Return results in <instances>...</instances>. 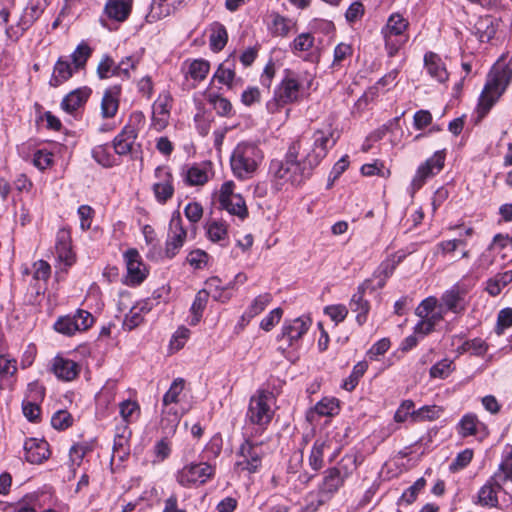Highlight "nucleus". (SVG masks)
Listing matches in <instances>:
<instances>
[{
	"instance_id": "nucleus-1",
	"label": "nucleus",
	"mask_w": 512,
	"mask_h": 512,
	"mask_svg": "<svg viewBox=\"0 0 512 512\" xmlns=\"http://www.w3.org/2000/svg\"><path fill=\"white\" fill-rule=\"evenodd\" d=\"M339 135L328 123L317 129L312 137H301L289 146L284 160H272L269 172L277 186H297L310 177L326 157Z\"/></svg>"
},
{
	"instance_id": "nucleus-2",
	"label": "nucleus",
	"mask_w": 512,
	"mask_h": 512,
	"mask_svg": "<svg viewBox=\"0 0 512 512\" xmlns=\"http://www.w3.org/2000/svg\"><path fill=\"white\" fill-rule=\"evenodd\" d=\"M263 159L264 153L257 143L241 141L232 150L230 168L238 180H249L256 174Z\"/></svg>"
},
{
	"instance_id": "nucleus-3",
	"label": "nucleus",
	"mask_w": 512,
	"mask_h": 512,
	"mask_svg": "<svg viewBox=\"0 0 512 512\" xmlns=\"http://www.w3.org/2000/svg\"><path fill=\"white\" fill-rule=\"evenodd\" d=\"M215 476V467L208 462H186L175 472V481L183 488H197Z\"/></svg>"
},
{
	"instance_id": "nucleus-4",
	"label": "nucleus",
	"mask_w": 512,
	"mask_h": 512,
	"mask_svg": "<svg viewBox=\"0 0 512 512\" xmlns=\"http://www.w3.org/2000/svg\"><path fill=\"white\" fill-rule=\"evenodd\" d=\"M274 397L272 393L264 390L257 391L249 401L247 419L250 423L261 428L266 427L272 420Z\"/></svg>"
},
{
	"instance_id": "nucleus-5",
	"label": "nucleus",
	"mask_w": 512,
	"mask_h": 512,
	"mask_svg": "<svg viewBox=\"0 0 512 512\" xmlns=\"http://www.w3.org/2000/svg\"><path fill=\"white\" fill-rule=\"evenodd\" d=\"M512 80V58L499 59L491 68L481 96H501Z\"/></svg>"
},
{
	"instance_id": "nucleus-6",
	"label": "nucleus",
	"mask_w": 512,
	"mask_h": 512,
	"mask_svg": "<svg viewBox=\"0 0 512 512\" xmlns=\"http://www.w3.org/2000/svg\"><path fill=\"white\" fill-rule=\"evenodd\" d=\"M408 25V21L399 13H394L388 18L386 26L382 29V34L390 57L394 56L407 42L408 36L405 32Z\"/></svg>"
},
{
	"instance_id": "nucleus-7",
	"label": "nucleus",
	"mask_w": 512,
	"mask_h": 512,
	"mask_svg": "<svg viewBox=\"0 0 512 512\" xmlns=\"http://www.w3.org/2000/svg\"><path fill=\"white\" fill-rule=\"evenodd\" d=\"M236 184L233 180L225 181L219 189L218 201L222 209L230 215L244 220L248 216V208L241 194L236 193Z\"/></svg>"
},
{
	"instance_id": "nucleus-8",
	"label": "nucleus",
	"mask_w": 512,
	"mask_h": 512,
	"mask_svg": "<svg viewBox=\"0 0 512 512\" xmlns=\"http://www.w3.org/2000/svg\"><path fill=\"white\" fill-rule=\"evenodd\" d=\"M185 381L182 378L175 379L168 391L163 396V414L161 424L164 429L173 433L179 424L180 417L173 407H169L173 403H177L180 394L183 392Z\"/></svg>"
},
{
	"instance_id": "nucleus-9",
	"label": "nucleus",
	"mask_w": 512,
	"mask_h": 512,
	"mask_svg": "<svg viewBox=\"0 0 512 512\" xmlns=\"http://www.w3.org/2000/svg\"><path fill=\"white\" fill-rule=\"evenodd\" d=\"M446 150H438L426 161L421 163L411 181V188L413 191L419 190L428 179L439 174L445 165Z\"/></svg>"
},
{
	"instance_id": "nucleus-10",
	"label": "nucleus",
	"mask_w": 512,
	"mask_h": 512,
	"mask_svg": "<svg viewBox=\"0 0 512 512\" xmlns=\"http://www.w3.org/2000/svg\"><path fill=\"white\" fill-rule=\"evenodd\" d=\"M446 150H438L426 161L421 163L411 181V188L413 191L419 190L428 179L439 174L445 165Z\"/></svg>"
},
{
	"instance_id": "nucleus-11",
	"label": "nucleus",
	"mask_w": 512,
	"mask_h": 512,
	"mask_svg": "<svg viewBox=\"0 0 512 512\" xmlns=\"http://www.w3.org/2000/svg\"><path fill=\"white\" fill-rule=\"evenodd\" d=\"M446 150H438L426 161L421 163L411 181V188L413 191L419 190L428 179L439 174L445 165Z\"/></svg>"
},
{
	"instance_id": "nucleus-12",
	"label": "nucleus",
	"mask_w": 512,
	"mask_h": 512,
	"mask_svg": "<svg viewBox=\"0 0 512 512\" xmlns=\"http://www.w3.org/2000/svg\"><path fill=\"white\" fill-rule=\"evenodd\" d=\"M94 323V317L86 310H78L73 315H66L58 318L54 329L63 335L72 336L76 332L85 331Z\"/></svg>"
},
{
	"instance_id": "nucleus-13",
	"label": "nucleus",
	"mask_w": 512,
	"mask_h": 512,
	"mask_svg": "<svg viewBox=\"0 0 512 512\" xmlns=\"http://www.w3.org/2000/svg\"><path fill=\"white\" fill-rule=\"evenodd\" d=\"M263 455L264 450L261 444H253L246 441L241 445L237 453L235 469L240 472L254 473L261 466Z\"/></svg>"
},
{
	"instance_id": "nucleus-14",
	"label": "nucleus",
	"mask_w": 512,
	"mask_h": 512,
	"mask_svg": "<svg viewBox=\"0 0 512 512\" xmlns=\"http://www.w3.org/2000/svg\"><path fill=\"white\" fill-rule=\"evenodd\" d=\"M123 257L127 270L125 283L130 286L139 285L148 275V269L142 261L139 252L136 249H129L124 253Z\"/></svg>"
},
{
	"instance_id": "nucleus-15",
	"label": "nucleus",
	"mask_w": 512,
	"mask_h": 512,
	"mask_svg": "<svg viewBox=\"0 0 512 512\" xmlns=\"http://www.w3.org/2000/svg\"><path fill=\"white\" fill-rule=\"evenodd\" d=\"M156 181L153 184V192L156 200L164 204L174 194L173 176L168 167L160 166L155 169Z\"/></svg>"
},
{
	"instance_id": "nucleus-16",
	"label": "nucleus",
	"mask_w": 512,
	"mask_h": 512,
	"mask_svg": "<svg viewBox=\"0 0 512 512\" xmlns=\"http://www.w3.org/2000/svg\"><path fill=\"white\" fill-rule=\"evenodd\" d=\"M186 237L187 232L183 227L180 215H174L170 220V230L165 249L166 256L173 258L184 245Z\"/></svg>"
},
{
	"instance_id": "nucleus-17",
	"label": "nucleus",
	"mask_w": 512,
	"mask_h": 512,
	"mask_svg": "<svg viewBox=\"0 0 512 512\" xmlns=\"http://www.w3.org/2000/svg\"><path fill=\"white\" fill-rule=\"evenodd\" d=\"M56 258L60 265L69 268L76 262V255L72 250L71 234L66 229H61L57 233L56 238Z\"/></svg>"
},
{
	"instance_id": "nucleus-18",
	"label": "nucleus",
	"mask_w": 512,
	"mask_h": 512,
	"mask_svg": "<svg viewBox=\"0 0 512 512\" xmlns=\"http://www.w3.org/2000/svg\"><path fill=\"white\" fill-rule=\"evenodd\" d=\"M212 163L201 162L187 166L183 171V177L186 184L190 186H203L211 178Z\"/></svg>"
},
{
	"instance_id": "nucleus-19",
	"label": "nucleus",
	"mask_w": 512,
	"mask_h": 512,
	"mask_svg": "<svg viewBox=\"0 0 512 512\" xmlns=\"http://www.w3.org/2000/svg\"><path fill=\"white\" fill-rule=\"evenodd\" d=\"M502 489L501 483L492 475L477 493L476 504L483 508L498 506V493Z\"/></svg>"
},
{
	"instance_id": "nucleus-20",
	"label": "nucleus",
	"mask_w": 512,
	"mask_h": 512,
	"mask_svg": "<svg viewBox=\"0 0 512 512\" xmlns=\"http://www.w3.org/2000/svg\"><path fill=\"white\" fill-rule=\"evenodd\" d=\"M40 9L35 6H27L19 18L16 26L6 28V35L12 40H17L32 25V23L40 16Z\"/></svg>"
},
{
	"instance_id": "nucleus-21",
	"label": "nucleus",
	"mask_w": 512,
	"mask_h": 512,
	"mask_svg": "<svg viewBox=\"0 0 512 512\" xmlns=\"http://www.w3.org/2000/svg\"><path fill=\"white\" fill-rule=\"evenodd\" d=\"M311 319L307 316H301L290 321H286L282 327V337L287 338L289 345H293L311 326Z\"/></svg>"
},
{
	"instance_id": "nucleus-22",
	"label": "nucleus",
	"mask_w": 512,
	"mask_h": 512,
	"mask_svg": "<svg viewBox=\"0 0 512 512\" xmlns=\"http://www.w3.org/2000/svg\"><path fill=\"white\" fill-rule=\"evenodd\" d=\"M51 370L58 379L63 381H72L78 376L80 366L73 360L62 356H56L52 360Z\"/></svg>"
},
{
	"instance_id": "nucleus-23",
	"label": "nucleus",
	"mask_w": 512,
	"mask_h": 512,
	"mask_svg": "<svg viewBox=\"0 0 512 512\" xmlns=\"http://www.w3.org/2000/svg\"><path fill=\"white\" fill-rule=\"evenodd\" d=\"M465 290L459 286H454L445 291L440 299V305L446 310L455 314L462 313L466 308Z\"/></svg>"
},
{
	"instance_id": "nucleus-24",
	"label": "nucleus",
	"mask_w": 512,
	"mask_h": 512,
	"mask_svg": "<svg viewBox=\"0 0 512 512\" xmlns=\"http://www.w3.org/2000/svg\"><path fill=\"white\" fill-rule=\"evenodd\" d=\"M24 449L26 460L32 464H40L50 455L49 444L43 439H28Z\"/></svg>"
},
{
	"instance_id": "nucleus-25",
	"label": "nucleus",
	"mask_w": 512,
	"mask_h": 512,
	"mask_svg": "<svg viewBox=\"0 0 512 512\" xmlns=\"http://www.w3.org/2000/svg\"><path fill=\"white\" fill-rule=\"evenodd\" d=\"M444 313L445 309L435 297L424 299L416 309L417 316L427 318L434 326L443 320Z\"/></svg>"
},
{
	"instance_id": "nucleus-26",
	"label": "nucleus",
	"mask_w": 512,
	"mask_h": 512,
	"mask_svg": "<svg viewBox=\"0 0 512 512\" xmlns=\"http://www.w3.org/2000/svg\"><path fill=\"white\" fill-rule=\"evenodd\" d=\"M171 98H157L152 107V121L156 130H163L169 123Z\"/></svg>"
},
{
	"instance_id": "nucleus-27",
	"label": "nucleus",
	"mask_w": 512,
	"mask_h": 512,
	"mask_svg": "<svg viewBox=\"0 0 512 512\" xmlns=\"http://www.w3.org/2000/svg\"><path fill=\"white\" fill-rule=\"evenodd\" d=\"M424 64L427 73L439 83H444L448 80L449 73L446 64L438 54L433 52L426 53L424 56Z\"/></svg>"
},
{
	"instance_id": "nucleus-28",
	"label": "nucleus",
	"mask_w": 512,
	"mask_h": 512,
	"mask_svg": "<svg viewBox=\"0 0 512 512\" xmlns=\"http://www.w3.org/2000/svg\"><path fill=\"white\" fill-rule=\"evenodd\" d=\"M136 138L137 130L135 127L126 125L113 141L115 153L118 155H128L131 153Z\"/></svg>"
},
{
	"instance_id": "nucleus-29",
	"label": "nucleus",
	"mask_w": 512,
	"mask_h": 512,
	"mask_svg": "<svg viewBox=\"0 0 512 512\" xmlns=\"http://www.w3.org/2000/svg\"><path fill=\"white\" fill-rule=\"evenodd\" d=\"M364 285L358 287V290L350 300V307L353 312H356V321L359 325H363L367 320V315L370 310V305L367 300L364 299Z\"/></svg>"
},
{
	"instance_id": "nucleus-30",
	"label": "nucleus",
	"mask_w": 512,
	"mask_h": 512,
	"mask_svg": "<svg viewBox=\"0 0 512 512\" xmlns=\"http://www.w3.org/2000/svg\"><path fill=\"white\" fill-rule=\"evenodd\" d=\"M340 410L339 400L334 397L322 398L314 408L308 413V419L314 420L315 415L332 417L337 415Z\"/></svg>"
},
{
	"instance_id": "nucleus-31",
	"label": "nucleus",
	"mask_w": 512,
	"mask_h": 512,
	"mask_svg": "<svg viewBox=\"0 0 512 512\" xmlns=\"http://www.w3.org/2000/svg\"><path fill=\"white\" fill-rule=\"evenodd\" d=\"M212 83H219L225 85L227 88H232L236 83V74L234 64L230 60L224 61L219 65L213 75Z\"/></svg>"
},
{
	"instance_id": "nucleus-32",
	"label": "nucleus",
	"mask_w": 512,
	"mask_h": 512,
	"mask_svg": "<svg viewBox=\"0 0 512 512\" xmlns=\"http://www.w3.org/2000/svg\"><path fill=\"white\" fill-rule=\"evenodd\" d=\"M131 11L128 0H109L105 5V12L110 19L123 22Z\"/></svg>"
},
{
	"instance_id": "nucleus-33",
	"label": "nucleus",
	"mask_w": 512,
	"mask_h": 512,
	"mask_svg": "<svg viewBox=\"0 0 512 512\" xmlns=\"http://www.w3.org/2000/svg\"><path fill=\"white\" fill-rule=\"evenodd\" d=\"M209 45L212 51L220 52L228 41V33L225 26L214 22L210 26Z\"/></svg>"
},
{
	"instance_id": "nucleus-34",
	"label": "nucleus",
	"mask_w": 512,
	"mask_h": 512,
	"mask_svg": "<svg viewBox=\"0 0 512 512\" xmlns=\"http://www.w3.org/2000/svg\"><path fill=\"white\" fill-rule=\"evenodd\" d=\"M344 482L345 480L340 476L338 470L329 468L325 471L320 491L324 494L332 495L343 486Z\"/></svg>"
},
{
	"instance_id": "nucleus-35",
	"label": "nucleus",
	"mask_w": 512,
	"mask_h": 512,
	"mask_svg": "<svg viewBox=\"0 0 512 512\" xmlns=\"http://www.w3.org/2000/svg\"><path fill=\"white\" fill-rule=\"evenodd\" d=\"M175 11V7L168 0H153L150 11L146 16L148 22L153 23L168 17Z\"/></svg>"
},
{
	"instance_id": "nucleus-36",
	"label": "nucleus",
	"mask_w": 512,
	"mask_h": 512,
	"mask_svg": "<svg viewBox=\"0 0 512 512\" xmlns=\"http://www.w3.org/2000/svg\"><path fill=\"white\" fill-rule=\"evenodd\" d=\"M483 426L475 414L467 413L458 424V433L462 437L476 435Z\"/></svg>"
},
{
	"instance_id": "nucleus-37",
	"label": "nucleus",
	"mask_w": 512,
	"mask_h": 512,
	"mask_svg": "<svg viewBox=\"0 0 512 512\" xmlns=\"http://www.w3.org/2000/svg\"><path fill=\"white\" fill-rule=\"evenodd\" d=\"M150 308L147 303H138L133 306L130 311L126 314L124 319V326L128 330H132L143 322L144 315L148 313Z\"/></svg>"
},
{
	"instance_id": "nucleus-38",
	"label": "nucleus",
	"mask_w": 512,
	"mask_h": 512,
	"mask_svg": "<svg viewBox=\"0 0 512 512\" xmlns=\"http://www.w3.org/2000/svg\"><path fill=\"white\" fill-rule=\"evenodd\" d=\"M272 295L270 293H262L256 296L247 307L243 318L252 319L262 313L267 306L272 302Z\"/></svg>"
},
{
	"instance_id": "nucleus-39",
	"label": "nucleus",
	"mask_w": 512,
	"mask_h": 512,
	"mask_svg": "<svg viewBox=\"0 0 512 512\" xmlns=\"http://www.w3.org/2000/svg\"><path fill=\"white\" fill-rule=\"evenodd\" d=\"M493 476L501 483V485L512 483V447L503 456V459Z\"/></svg>"
},
{
	"instance_id": "nucleus-40",
	"label": "nucleus",
	"mask_w": 512,
	"mask_h": 512,
	"mask_svg": "<svg viewBox=\"0 0 512 512\" xmlns=\"http://www.w3.org/2000/svg\"><path fill=\"white\" fill-rule=\"evenodd\" d=\"M72 73L73 69L69 62L59 59L54 66L50 84L52 86H59L64 81L68 80L72 76Z\"/></svg>"
},
{
	"instance_id": "nucleus-41",
	"label": "nucleus",
	"mask_w": 512,
	"mask_h": 512,
	"mask_svg": "<svg viewBox=\"0 0 512 512\" xmlns=\"http://www.w3.org/2000/svg\"><path fill=\"white\" fill-rule=\"evenodd\" d=\"M329 446L330 444L328 440L318 439L315 441L309 457L310 466L314 470L322 468L324 452L329 448Z\"/></svg>"
},
{
	"instance_id": "nucleus-42",
	"label": "nucleus",
	"mask_w": 512,
	"mask_h": 512,
	"mask_svg": "<svg viewBox=\"0 0 512 512\" xmlns=\"http://www.w3.org/2000/svg\"><path fill=\"white\" fill-rule=\"evenodd\" d=\"M512 282V270L497 274L487 282V291L492 296H497L502 289Z\"/></svg>"
},
{
	"instance_id": "nucleus-43",
	"label": "nucleus",
	"mask_w": 512,
	"mask_h": 512,
	"mask_svg": "<svg viewBox=\"0 0 512 512\" xmlns=\"http://www.w3.org/2000/svg\"><path fill=\"white\" fill-rule=\"evenodd\" d=\"M442 411V408L437 405L423 406L413 413V423L436 420L440 417Z\"/></svg>"
},
{
	"instance_id": "nucleus-44",
	"label": "nucleus",
	"mask_w": 512,
	"mask_h": 512,
	"mask_svg": "<svg viewBox=\"0 0 512 512\" xmlns=\"http://www.w3.org/2000/svg\"><path fill=\"white\" fill-rule=\"evenodd\" d=\"M358 465L359 462L357 455L347 454L340 460L336 467H333V469L338 470L340 476H342V478L346 480L353 474V472L357 469Z\"/></svg>"
},
{
	"instance_id": "nucleus-45",
	"label": "nucleus",
	"mask_w": 512,
	"mask_h": 512,
	"mask_svg": "<svg viewBox=\"0 0 512 512\" xmlns=\"http://www.w3.org/2000/svg\"><path fill=\"white\" fill-rule=\"evenodd\" d=\"M93 158L103 167H112L116 165L117 159L110 152L108 145H98L92 151Z\"/></svg>"
},
{
	"instance_id": "nucleus-46",
	"label": "nucleus",
	"mask_w": 512,
	"mask_h": 512,
	"mask_svg": "<svg viewBox=\"0 0 512 512\" xmlns=\"http://www.w3.org/2000/svg\"><path fill=\"white\" fill-rule=\"evenodd\" d=\"M295 26V22L279 14L273 16L271 31L276 36H287Z\"/></svg>"
},
{
	"instance_id": "nucleus-47",
	"label": "nucleus",
	"mask_w": 512,
	"mask_h": 512,
	"mask_svg": "<svg viewBox=\"0 0 512 512\" xmlns=\"http://www.w3.org/2000/svg\"><path fill=\"white\" fill-rule=\"evenodd\" d=\"M488 349V345L481 338H475L472 340L465 341L459 348L458 353L463 354L466 352L471 353L472 355L482 356L486 353Z\"/></svg>"
},
{
	"instance_id": "nucleus-48",
	"label": "nucleus",
	"mask_w": 512,
	"mask_h": 512,
	"mask_svg": "<svg viewBox=\"0 0 512 512\" xmlns=\"http://www.w3.org/2000/svg\"><path fill=\"white\" fill-rule=\"evenodd\" d=\"M368 369V364L365 361L358 362L352 370L350 376L344 380L342 387L347 391H352L358 384L359 379L364 375Z\"/></svg>"
},
{
	"instance_id": "nucleus-49",
	"label": "nucleus",
	"mask_w": 512,
	"mask_h": 512,
	"mask_svg": "<svg viewBox=\"0 0 512 512\" xmlns=\"http://www.w3.org/2000/svg\"><path fill=\"white\" fill-rule=\"evenodd\" d=\"M209 298V292L200 290L192 303L191 312L193 314V318L191 323L193 325L197 324L202 316V312L207 304Z\"/></svg>"
},
{
	"instance_id": "nucleus-50",
	"label": "nucleus",
	"mask_w": 512,
	"mask_h": 512,
	"mask_svg": "<svg viewBox=\"0 0 512 512\" xmlns=\"http://www.w3.org/2000/svg\"><path fill=\"white\" fill-rule=\"evenodd\" d=\"M209 69L210 64L208 61L196 59L190 63L188 75L196 81H201L207 76Z\"/></svg>"
},
{
	"instance_id": "nucleus-51",
	"label": "nucleus",
	"mask_w": 512,
	"mask_h": 512,
	"mask_svg": "<svg viewBox=\"0 0 512 512\" xmlns=\"http://www.w3.org/2000/svg\"><path fill=\"white\" fill-rule=\"evenodd\" d=\"M415 412V404L412 400H404L401 402L394 414V420L397 423H403L410 420L413 423V413Z\"/></svg>"
},
{
	"instance_id": "nucleus-52",
	"label": "nucleus",
	"mask_w": 512,
	"mask_h": 512,
	"mask_svg": "<svg viewBox=\"0 0 512 512\" xmlns=\"http://www.w3.org/2000/svg\"><path fill=\"white\" fill-rule=\"evenodd\" d=\"M205 106L214 109L220 116H229L232 105L227 98H206Z\"/></svg>"
},
{
	"instance_id": "nucleus-53",
	"label": "nucleus",
	"mask_w": 512,
	"mask_h": 512,
	"mask_svg": "<svg viewBox=\"0 0 512 512\" xmlns=\"http://www.w3.org/2000/svg\"><path fill=\"white\" fill-rule=\"evenodd\" d=\"M190 337V330L184 326L179 327L175 333L173 334L170 340V350L171 351H179L182 349L187 340Z\"/></svg>"
},
{
	"instance_id": "nucleus-54",
	"label": "nucleus",
	"mask_w": 512,
	"mask_h": 512,
	"mask_svg": "<svg viewBox=\"0 0 512 512\" xmlns=\"http://www.w3.org/2000/svg\"><path fill=\"white\" fill-rule=\"evenodd\" d=\"M207 234L213 242L222 241L227 237V225L220 221H213L208 225Z\"/></svg>"
},
{
	"instance_id": "nucleus-55",
	"label": "nucleus",
	"mask_w": 512,
	"mask_h": 512,
	"mask_svg": "<svg viewBox=\"0 0 512 512\" xmlns=\"http://www.w3.org/2000/svg\"><path fill=\"white\" fill-rule=\"evenodd\" d=\"M90 55V47L86 43L79 44L71 56L74 67L76 69L84 67Z\"/></svg>"
},
{
	"instance_id": "nucleus-56",
	"label": "nucleus",
	"mask_w": 512,
	"mask_h": 512,
	"mask_svg": "<svg viewBox=\"0 0 512 512\" xmlns=\"http://www.w3.org/2000/svg\"><path fill=\"white\" fill-rule=\"evenodd\" d=\"M87 448L83 445H73L69 450V457L65 466L80 467L84 456L86 455Z\"/></svg>"
},
{
	"instance_id": "nucleus-57",
	"label": "nucleus",
	"mask_w": 512,
	"mask_h": 512,
	"mask_svg": "<svg viewBox=\"0 0 512 512\" xmlns=\"http://www.w3.org/2000/svg\"><path fill=\"white\" fill-rule=\"evenodd\" d=\"M453 363L448 359H444L433 365L430 369V376L432 378L444 379L448 377L453 371Z\"/></svg>"
},
{
	"instance_id": "nucleus-58",
	"label": "nucleus",
	"mask_w": 512,
	"mask_h": 512,
	"mask_svg": "<svg viewBox=\"0 0 512 512\" xmlns=\"http://www.w3.org/2000/svg\"><path fill=\"white\" fill-rule=\"evenodd\" d=\"M283 316V310L281 308H275L271 310L260 322V328L268 332L272 330L281 320Z\"/></svg>"
},
{
	"instance_id": "nucleus-59",
	"label": "nucleus",
	"mask_w": 512,
	"mask_h": 512,
	"mask_svg": "<svg viewBox=\"0 0 512 512\" xmlns=\"http://www.w3.org/2000/svg\"><path fill=\"white\" fill-rule=\"evenodd\" d=\"M72 424V416L66 410L55 412L51 418V425L58 430L68 428Z\"/></svg>"
},
{
	"instance_id": "nucleus-60",
	"label": "nucleus",
	"mask_w": 512,
	"mask_h": 512,
	"mask_svg": "<svg viewBox=\"0 0 512 512\" xmlns=\"http://www.w3.org/2000/svg\"><path fill=\"white\" fill-rule=\"evenodd\" d=\"M139 405L136 401L126 400L120 404V415L126 421H131L139 415Z\"/></svg>"
},
{
	"instance_id": "nucleus-61",
	"label": "nucleus",
	"mask_w": 512,
	"mask_h": 512,
	"mask_svg": "<svg viewBox=\"0 0 512 512\" xmlns=\"http://www.w3.org/2000/svg\"><path fill=\"white\" fill-rule=\"evenodd\" d=\"M324 313L328 315L332 321L338 324L344 321V319L347 317L348 309L345 305L342 304L330 305L325 307Z\"/></svg>"
},
{
	"instance_id": "nucleus-62",
	"label": "nucleus",
	"mask_w": 512,
	"mask_h": 512,
	"mask_svg": "<svg viewBox=\"0 0 512 512\" xmlns=\"http://www.w3.org/2000/svg\"><path fill=\"white\" fill-rule=\"evenodd\" d=\"M208 259V254L200 249L191 251L187 256L188 263L196 269H201L206 266Z\"/></svg>"
},
{
	"instance_id": "nucleus-63",
	"label": "nucleus",
	"mask_w": 512,
	"mask_h": 512,
	"mask_svg": "<svg viewBox=\"0 0 512 512\" xmlns=\"http://www.w3.org/2000/svg\"><path fill=\"white\" fill-rule=\"evenodd\" d=\"M473 458V450L465 449L460 452L454 461L450 464L451 471H458L465 468Z\"/></svg>"
},
{
	"instance_id": "nucleus-64",
	"label": "nucleus",
	"mask_w": 512,
	"mask_h": 512,
	"mask_svg": "<svg viewBox=\"0 0 512 512\" xmlns=\"http://www.w3.org/2000/svg\"><path fill=\"white\" fill-rule=\"evenodd\" d=\"M34 165L40 170H45L53 163V154L47 150H38L33 157Z\"/></svg>"
}]
</instances>
